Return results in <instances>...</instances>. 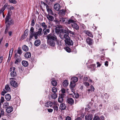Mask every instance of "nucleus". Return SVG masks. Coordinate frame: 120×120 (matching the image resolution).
<instances>
[{
    "label": "nucleus",
    "mask_w": 120,
    "mask_h": 120,
    "mask_svg": "<svg viewBox=\"0 0 120 120\" xmlns=\"http://www.w3.org/2000/svg\"><path fill=\"white\" fill-rule=\"evenodd\" d=\"M46 37L48 44L51 46H54L55 45V41H56L57 39L56 37L51 33L46 35Z\"/></svg>",
    "instance_id": "nucleus-1"
},
{
    "label": "nucleus",
    "mask_w": 120,
    "mask_h": 120,
    "mask_svg": "<svg viewBox=\"0 0 120 120\" xmlns=\"http://www.w3.org/2000/svg\"><path fill=\"white\" fill-rule=\"evenodd\" d=\"M42 30V29L40 28L38 29V32H34L33 34H30V36L29 40H31L33 36H34L35 39H37L38 38V36H39L41 35V33Z\"/></svg>",
    "instance_id": "nucleus-2"
},
{
    "label": "nucleus",
    "mask_w": 120,
    "mask_h": 120,
    "mask_svg": "<svg viewBox=\"0 0 120 120\" xmlns=\"http://www.w3.org/2000/svg\"><path fill=\"white\" fill-rule=\"evenodd\" d=\"M62 33H60V34L59 36L61 39L62 40L65 39V40L68 39L70 38L68 34H64V29L61 30Z\"/></svg>",
    "instance_id": "nucleus-3"
},
{
    "label": "nucleus",
    "mask_w": 120,
    "mask_h": 120,
    "mask_svg": "<svg viewBox=\"0 0 120 120\" xmlns=\"http://www.w3.org/2000/svg\"><path fill=\"white\" fill-rule=\"evenodd\" d=\"M15 68L14 67H12L10 68V71H11L10 74L11 76L15 77L17 75L16 71H15Z\"/></svg>",
    "instance_id": "nucleus-4"
},
{
    "label": "nucleus",
    "mask_w": 120,
    "mask_h": 120,
    "mask_svg": "<svg viewBox=\"0 0 120 120\" xmlns=\"http://www.w3.org/2000/svg\"><path fill=\"white\" fill-rule=\"evenodd\" d=\"M66 19L65 18H62L60 19L59 21L56 20V22L58 24H59L60 23H66L67 22Z\"/></svg>",
    "instance_id": "nucleus-5"
},
{
    "label": "nucleus",
    "mask_w": 120,
    "mask_h": 120,
    "mask_svg": "<svg viewBox=\"0 0 120 120\" xmlns=\"http://www.w3.org/2000/svg\"><path fill=\"white\" fill-rule=\"evenodd\" d=\"M65 43L68 45H73V42L72 41L70 40V38L67 40H64Z\"/></svg>",
    "instance_id": "nucleus-6"
},
{
    "label": "nucleus",
    "mask_w": 120,
    "mask_h": 120,
    "mask_svg": "<svg viewBox=\"0 0 120 120\" xmlns=\"http://www.w3.org/2000/svg\"><path fill=\"white\" fill-rule=\"evenodd\" d=\"M70 88L71 90V91L73 93L74 92V88L75 87V83L72 82L71 81L70 84Z\"/></svg>",
    "instance_id": "nucleus-7"
},
{
    "label": "nucleus",
    "mask_w": 120,
    "mask_h": 120,
    "mask_svg": "<svg viewBox=\"0 0 120 120\" xmlns=\"http://www.w3.org/2000/svg\"><path fill=\"white\" fill-rule=\"evenodd\" d=\"M10 83L11 86L14 87L16 88L18 86L17 83L15 81H11Z\"/></svg>",
    "instance_id": "nucleus-8"
},
{
    "label": "nucleus",
    "mask_w": 120,
    "mask_h": 120,
    "mask_svg": "<svg viewBox=\"0 0 120 120\" xmlns=\"http://www.w3.org/2000/svg\"><path fill=\"white\" fill-rule=\"evenodd\" d=\"M71 26L74 29L76 30H78L79 29V26L75 22L71 24Z\"/></svg>",
    "instance_id": "nucleus-9"
},
{
    "label": "nucleus",
    "mask_w": 120,
    "mask_h": 120,
    "mask_svg": "<svg viewBox=\"0 0 120 120\" xmlns=\"http://www.w3.org/2000/svg\"><path fill=\"white\" fill-rule=\"evenodd\" d=\"M87 43L90 45H91L93 44V41L92 39L90 38H88L86 40Z\"/></svg>",
    "instance_id": "nucleus-10"
},
{
    "label": "nucleus",
    "mask_w": 120,
    "mask_h": 120,
    "mask_svg": "<svg viewBox=\"0 0 120 120\" xmlns=\"http://www.w3.org/2000/svg\"><path fill=\"white\" fill-rule=\"evenodd\" d=\"M46 9L47 11L48 12V13L49 14H50L51 15H53L54 14L53 13L52 10L49 8L48 6L47 5H46Z\"/></svg>",
    "instance_id": "nucleus-11"
},
{
    "label": "nucleus",
    "mask_w": 120,
    "mask_h": 120,
    "mask_svg": "<svg viewBox=\"0 0 120 120\" xmlns=\"http://www.w3.org/2000/svg\"><path fill=\"white\" fill-rule=\"evenodd\" d=\"M84 32L87 34L88 36L91 38H93V35L90 31L88 30H85L84 31Z\"/></svg>",
    "instance_id": "nucleus-12"
},
{
    "label": "nucleus",
    "mask_w": 120,
    "mask_h": 120,
    "mask_svg": "<svg viewBox=\"0 0 120 120\" xmlns=\"http://www.w3.org/2000/svg\"><path fill=\"white\" fill-rule=\"evenodd\" d=\"M41 41L39 39L36 40L34 42V45L36 46H39L41 44Z\"/></svg>",
    "instance_id": "nucleus-13"
},
{
    "label": "nucleus",
    "mask_w": 120,
    "mask_h": 120,
    "mask_svg": "<svg viewBox=\"0 0 120 120\" xmlns=\"http://www.w3.org/2000/svg\"><path fill=\"white\" fill-rule=\"evenodd\" d=\"M92 118V115L90 114L86 115L85 117V119L86 120H91Z\"/></svg>",
    "instance_id": "nucleus-14"
},
{
    "label": "nucleus",
    "mask_w": 120,
    "mask_h": 120,
    "mask_svg": "<svg viewBox=\"0 0 120 120\" xmlns=\"http://www.w3.org/2000/svg\"><path fill=\"white\" fill-rule=\"evenodd\" d=\"M67 101L68 103L71 105L73 104L74 103V100L71 98H69L68 99Z\"/></svg>",
    "instance_id": "nucleus-15"
},
{
    "label": "nucleus",
    "mask_w": 120,
    "mask_h": 120,
    "mask_svg": "<svg viewBox=\"0 0 120 120\" xmlns=\"http://www.w3.org/2000/svg\"><path fill=\"white\" fill-rule=\"evenodd\" d=\"M7 112L10 113L13 110V108L12 106H9L6 109Z\"/></svg>",
    "instance_id": "nucleus-16"
},
{
    "label": "nucleus",
    "mask_w": 120,
    "mask_h": 120,
    "mask_svg": "<svg viewBox=\"0 0 120 120\" xmlns=\"http://www.w3.org/2000/svg\"><path fill=\"white\" fill-rule=\"evenodd\" d=\"M24 56L25 58H30L31 56V54L29 52H26Z\"/></svg>",
    "instance_id": "nucleus-17"
},
{
    "label": "nucleus",
    "mask_w": 120,
    "mask_h": 120,
    "mask_svg": "<svg viewBox=\"0 0 120 120\" xmlns=\"http://www.w3.org/2000/svg\"><path fill=\"white\" fill-rule=\"evenodd\" d=\"M6 99L7 101H9L11 99V96L9 94H6L5 96Z\"/></svg>",
    "instance_id": "nucleus-18"
},
{
    "label": "nucleus",
    "mask_w": 120,
    "mask_h": 120,
    "mask_svg": "<svg viewBox=\"0 0 120 120\" xmlns=\"http://www.w3.org/2000/svg\"><path fill=\"white\" fill-rule=\"evenodd\" d=\"M66 107L64 103H62L60 105V108L61 110H64L66 108Z\"/></svg>",
    "instance_id": "nucleus-19"
},
{
    "label": "nucleus",
    "mask_w": 120,
    "mask_h": 120,
    "mask_svg": "<svg viewBox=\"0 0 120 120\" xmlns=\"http://www.w3.org/2000/svg\"><path fill=\"white\" fill-rule=\"evenodd\" d=\"M71 81L72 82L75 83L78 81V79L77 77L74 76L72 77L71 79Z\"/></svg>",
    "instance_id": "nucleus-20"
},
{
    "label": "nucleus",
    "mask_w": 120,
    "mask_h": 120,
    "mask_svg": "<svg viewBox=\"0 0 120 120\" xmlns=\"http://www.w3.org/2000/svg\"><path fill=\"white\" fill-rule=\"evenodd\" d=\"M22 65L25 67H26L28 65V63L27 61H25L23 60L22 61Z\"/></svg>",
    "instance_id": "nucleus-21"
},
{
    "label": "nucleus",
    "mask_w": 120,
    "mask_h": 120,
    "mask_svg": "<svg viewBox=\"0 0 120 120\" xmlns=\"http://www.w3.org/2000/svg\"><path fill=\"white\" fill-rule=\"evenodd\" d=\"M54 9L56 11H58L60 9V7L59 4H55L54 5Z\"/></svg>",
    "instance_id": "nucleus-22"
},
{
    "label": "nucleus",
    "mask_w": 120,
    "mask_h": 120,
    "mask_svg": "<svg viewBox=\"0 0 120 120\" xmlns=\"http://www.w3.org/2000/svg\"><path fill=\"white\" fill-rule=\"evenodd\" d=\"M47 19L50 21H52L54 19V18L53 16L50 15L49 14L47 15Z\"/></svg>",
    "instance_id": "nucleus-23"
},
{
    "label": "nucleus",
    "mask_w": 120,
    "mask_h": 120,
    "mask_svg": "<svg viewBox=\"0 0 120 120\" xmlns=\"http://www.w3.org/2000/svg\"><path fill=\"white\" fill-rule=\"evenodd\" d=\"M53 105V103L51 102L48 101L45 104V106L47 107H49V106L51 107Z\"/></svg>",
    "instance_id": "nucleus-24"
},
{
    "label": "nucleus",
    "mask_w": 120,
    "mask_h": 120,
    "mask_svg": "<svg viewBox=\"0 0 120 120\" xmlns=\"http://www.w3.org/2000/svg\"><path fill=\"white\" fill-rule=\"evenodd\" d=\"M51 82L53 86H56L57 85V82L54 79H52Z\"/></svg>",
    "instance_id": "nucleus-25"
},
{
    "label": "nucleus",
    "mask_w": 120,
    "mask_h": 120,
    "mask_svg": "<svg viewBox=\"0 0 120 120\" xmlns=\"http://www.w3.org/2000/svg\"><path fill=\"white\" fill-rule=\"evenodd\" d=\"M63 84L64 87H66L68 84V81L67 80H65L63 82Z\"/></svg>",
    "instance_id": "nucleus-26"
},
{
    "label": "nucleus",
    "mask_w": 120,
    "mask_h": 120,
    "mask_svg": "<svg viewBox=\"0 0 120 120\" xmlns=\"http://www.w3.org/2000/svg\"><path fill=\"white\" fill-rule=\"evenodd\" d=\"M58 106L59 105H57L53 106L52 108H53L55 112L56 111L57 112L58 110Z\"/></svg>",
    "instance_id": "nucleus-27"
},
{
    "label": "nucleus",
    "mask_w": 120,
    "mask_h": 120,
    "mask_svg": "<svg viewBox=\"0 0 120 120\" xmlns=\"http://www.w3.org/2000/svg\"><path fill=\"white\" fill-rule=\"evenodd\" d=\"M59 15H64L65 14V11L64 9H62L59 11Z\"/></svg>",
    "instance_id": "nucleus-28"
},
{
    "label": "nucleus",
    "mask_w": 120,
    "mask_h": 120,
    "mask_svg": "<svg viewBox=\"0 0 120 120\" xmlns=\"http://www.w3.org/2000/svg\"><path fill=\"white\" fill-rule=\"evenodd\" d=\"M23 50L25 51H27L28 50V48L26 46L24 45L22 47Z\"/></svg>",
    "instance_id": "nucleus-29"
},
{
    "label": "nucleus",
    "mask_w": 120,
    "mask_h": 120,
    "mask_svg": "<svg viewBox=\"0 0 120 120\" xmlns=\"http://www.w3.org/2000/svg\"><path fill=\"white\" fill-rule=\"evenodd\" d=\"M62 29H63L62 28L60 29V30L58 28H56L55 29V31L56 33L60 34V33H62L61 30Z\"/></svg>",
    "instance_id": "nucleus-30"
},
{
    "label": "nucleus",
    "mask_w": 120,
    "mask_h": 120,
    "mask_svg": "<svg viewBox=\"0 0 120 120\" xmlns=\"http://www.w3.org/2000/svg\"><path fill=\"white\" fill-rule=\"evenodd\" d=\"M41 26L43 28V30H44L46 28L47 26L45 24V22H43L41 23Z\"/></svg>",
    "instance_id": "nucleus-31"
},
{
    "label": "nucleus",
    "mask_w": 120,
    "mask_h": 120,
    "mask_svg": "<svg viewBox=\"0 0 120 120\" xmlns=\"http://www.w3.org/2000/svg\"><path fill=\"white\" fill-rule=\"evenodd\" d=\"M5 88L6 91H10V88L9 85H7L5 86Z\"/></svg>",
    "instance_id": "nucleus-32"
},
{
    "label": "nucleus",
    "mask_w": 120,
    "mask_h": 120,
    "mask_svg": "<svg viewBox=\"0 0 120 120\" xmlns=\"http://www.w3.org/2000/svg\"><path fill=\"white\" fill-rule=\"evenodd\" d=\"M9 105L8 103V102H6L4 103L3 105V108L4 109H6L8 108L7 107Z\"/></svg>",
    "instance_id": "nucleus-33"
},
{
    "label": "nucleus",
    "mask_w": 120,
    "mask_h": 120,
    "mask_svg": "<svg viewBox=\"0 0 120 120\" xmlns=\"http://www.w3.org/2000/svg\"><path fill=\"white\" fill-rule=\"evenodd\" d=\"M69 30L67 27H65V29L64 30V33L68 34Z\"/></svg>",
    "instance_id": "nucleus-34"
},
{
    "label": "nucleus",
    "mask_w": 120,
    "mask_h": 120,
    "mask_svg": "<svg viewBox=\"0 0 120 120\" xmlns=\"http://www.w3.org/2000/svg\"><path fill=\"white\" fill-rule=\"evenodd\" d=\"M51 97L52 98L55 99L57 97V95L56 94L54 93L52 94L51 95Z\"/></svg>",
    "instance_id": "nucleus-35"
},
{
    "label": "nucleus",
    "mask_w": 120,
    "mask_h": 120,
    "mask_svg": "<svg viewBox=\"0 0 120 120\" xmlns=\"http://www.w3.org/2000/svg\"><path fill=\"white\" fill-rule=\"evenodd\" d=\"M63 98L61 97H59L58 101L59 103H62L63 102Z\"/></svg>",
    "instance_id": "nucleus-36"
},
{
    "label": "nucleus",
    "mask_w": 120,
    "mask_h": 120,
    "mask_svg": "<svg viewBox=\"0 0 120 120\" xmlns=\"http://www.w3.org/2000/svg\"><path fill=\"white\" fill-rule=\"evenodd\" d=\"M19 58H18L16 60L15 62V64H17L18 63L20 62L21 61V59L20 58V57Z\"/></svg>",
    "instance_id": "nucleus-37"
},
{
    "label": "nucleus",
    "mask_w": 120,
    "mask_h": 120,
    "mask_svg": "<svg viewBox=\"0 0 120 120\" xmlns=\"http://www.w3.org/2000/svg\"><path fill=\"white\" fill-rule=\"evenodd\" d=\"M57 88L55 87H54L52 88V91L54 93H56L57 92Z\"/></svg>",
    "instance_id": "nucleus-38"
},
{
    "label": "nucleus",
    "mask_w": 120,
    "mask_h": 120,
    "mask_svg": "<svg viewBox=\"0 0 120 120\" xmlns=\"http://www.w3.org/2000/svg\"><path fill=\"white\" fill-rule=\"evenodd\" d=\"M9 1L10 3L15 4L17 3V1L15 0H9Z\"/></svg>",
    "instance_id": "nucleus-39"
},
{
    "label": "nucleus",
    "mask_w": 120,
    "mask_h": 120,
    "mask_svg": "<svg viewBox=\"0 0 120 120\" xmlns=\"http://www.w3.org/2000/svg\"><path fill=\"white\" fill-rule=\"evenodd\" d=\"M28 29H26L25 30L24 34V35L25 36H27L28 33Z\"/></svg>",
    "instance_id": "nucleus-40"
},
{
    "label": "nucleus",
    "mask_w": 120,
    "mask_h": 120,
    "mask_svg": "<svg viewBox=\"0 0 120 120\" xmlns=\"http://www.w3.org/2000/svg\"><path fill=\"white\" fill-rule=\"evenodd\" d=\"M64 49L68 52H71L70 49L68 47H66L64 48Z\"/></svg>",
    "instance_id": "nucleus-41"
},
{
    "label": "nucleus",
    "mask_w": 120,
    "mask_h": 120,
    "mask_svg": "<svg viewBox=\"0 0 120 120\" xmlns=\"http://www.w3.org/2000/svg\"><path fill=\"white\" fill-rule=\"evenodd\" d=\"M10 16L8 15H7L5 18V23H6L9 20Z\"/></svg>",
    "instance_id": "nucleus-42"
},
{
    "label": "nucleus",
    "mask_w": 120,
    "mask_h": 120,
    "mask_svg": "<svg viewBox=\"0 0 120 120\" xmlns=\"http://www.w3.org/2000/svg\"><path fill=\"white\" fill-rule=\"evenodd\" d=\"M75 22L74 20L71 19L69 20L68 21V24H70L71 23H75Z\"/></svg>",
    "instance_id": "nucleus-43"
},
{
    "label": "nucleus",
    "mask_w": 120,
    "mask_h": 120,
    "mask_svg": "<svg viewBox=\"0 0 120 120\" xmlns=\"http://www.w3.org/2000/svg\"><path fill=\"white\" fill-rule=\"evenodd\" d=\"M50 30L49 29H47L45 30V32L44 34L45 35H47L48 34V33H49V32Z\"/></svg>",
    "instance_id": "nucleus-44"
},
{
    "label": "nucleus",
    "mask_w": 120,
    "mask_h": 120,
    "mask_svg": "<svg viewBox=\"0 0 120 120\" xmlns=\"http://www.w3.org/2000/svg\"><path fill=\"white\" fill-rule=\"evenodd\" d=\"M34 28L33 27H31L30 29V33L31 34H33L34 33Z\"/></svg>",
    "instance_id": "nucleus-45"
},
{
    "label": "nucleus",
    "mask_w": 120,
    "mask_h": 120,
    "mask_svg": "<svg viewBox=\"0 0 120 120\" xmlns=\"http://www.w3.org/2000/svg\"><path fill=\"white\" fill-rule=\"evenodd\" d=\"M17 52L20 55H21L22 54V50L19 48L18 49Z\"/></svg>",
    "instance_id": "nucleus-46"
},
{
    "label": "nucleus",
    "mask_w": 120,
    "mask_h": 120,
    "mask_svg": "<svg viewBox=\"0 0 120 120\" xmlns=\"http://www.w3.org/2000/svg\"><path fill=\"white\" fill-rule=\"evenodd\" d=\"M93 120H100V118L98 116H96L94 117Z\"/></svg>",
    "instance_id": "nucleus-47"
},
{
    "label": "nucleus",
    "mask_w": 120,
    "mask_h": 120,
    "mask_svg": "<svg viewBox=\"0 0 120 120\" xmlns=\"http://www.w3.org/2000/svg\"><path fill=\"white\" fill-rule=\"evenodd\" d=\"M8 5L7 4H6L2 8L3 9V10H4L7 7Z\"/></svg>",
    "instance_id": "nucleus-48"
},
{
    "label": "nucleus",
    "mask_w": 120,
    "mask_h": 120,
    "mask_svg": "<svg viewBox=\"0 0 120 120\" xmlns=\"http://www.w3.org/2000/svg\"><path fill=\"white\" fill-rule=\"evenodd\" d=\"M84 84L86 86H89V84L87 82H83Z\"/></svg>",
    "instance_id": "nucleus-49"
},
{
    "label": "nucleus",
    "mask_w": 120,
    "mask_h": 120,
    "mask_svg": "<svg viewBox=\"0 0 120 120\" xmlns=\"http://www.w3.org/2000/svg\"><path fill=\"white\" fill-rule=\"evenodd\" d=\"M35 24L34 21V19H32L31 21V25L33 26Z\"/></svg>",
    "instance_id": "nucleus-50"
},
{
    "label": "nucleus",
    "mask_w": 120,
    "mask_h": 120,
    "mask_svg": "<svg viewBox=\"0 0 120 120\" xmlns=\"http://www.w3.org/2000/svg\"><path fill=\"white\" fill-rule=\"evenodd\" d=\"M19 70L21 71H23L24 70V69L23 67H20L19 68Z\"/></svg>",
    "instance_id": "nucleus-51"
},
{
    "label": "nucleus",
    "mask_w": 120,
    "mask_h": 120,
    "mask_svg": "<svg viewBox=\"0 0 120 120\" xmlns=\"http://www.w3.org/2000/svg\"><path fill=\"white\" fill-rule=\"evenodd\" d=\"M11 10H9L8 12V14L7 15L9 16H10L11 14Z\"/></svg>",
    "instance_id": "nucleus-52"
},
{
    "label": "nucleus",
    "mask_w": 120,
    "mask_h": 120,
    "mask_svg": "<svg viewBox=\"0 0 120 120\" xmlns=\"http://www.w3.org/2000/svg\"><path fill=\"white\" fill-rule=\"evenodd\" d=\"M88 77L86 76L84 77L83 80L84 81H86L88 80Z\"/></svg>",
    "instance_id": "nucleus-53"
},
{
    "label": "nucleus",
    "mask_w": 120,
    "mask_h": 120,
    "mask_svg": "<svg viewBox=\"0 0 120 120\" xmlns=\"http://www.w3.org/2000/svg\"><path fill=\"white\" fill-rule=\"evenodd\" d=\"M61 91L62 93L63 94L65 93V90L64 88H62Z\"/></svg>",
    "instance_id": "nucleus-54"
},
{
    "label": "nucleus",
    "mask_w": 120,
    "mask_h": 120,
    "mask_svg": "<svg viewBox=\"0 0 120 120\" xmlns=\"http://www.w3.org/2000/svg\"><path fill=\"white\" fill-rule=\"evenodd\" d=\"M4 91H3L2 92L1 94L2 95H4L7 92V91H6L4 90Z\"/></svg>",
    "instance_id": "nucleus-55"
},
{
    "label": "nucleus",
    "mask_w": 120,
    "mask_h": 120,
    "mask_svg": "<svg viewBox=\"0 0 120 120\" xmlns=\"http://www.w3.org/2000/svg\"><path fill=\"white\" fill-rule=\"evenodd\" d=\"M13 48H11L10 49L9 52V54H11V55H12L13 53Z\"/></svg>",
    "instance_id": "nucleus-56"
},
{
    "label": "nucleus",
    "mask_w": 120,
    "mask_h": 120,
    "mask_svg": "<svg viewBox=\"0 0 120 120\" xmlns=\"http://www.w3.org/2000/svg\"><path fill=\"white\" fill-rule=\"evenodd\" d=\"M90 87L91 89V90H92L93 91H94L95 90V89L94 87L92 85H91L90 86Z\"/></svg>",
    "instance_id": "nucleus-57"
},
{
    "label": "nucleus",
    "mask_w": 120,
    "mask_h": 120,
    "mask_svg": "<svg viewBox=\"0 0 120 120\" xmlns=\"http://www.w3.org/2000/svg\"><path fill=\"white\" fill-rule=\"evenodd\" d=\"M4 98L3 97H1V100H0V102L2 103L3 102H4Z\"/></svg>",
    "instance_id": "nucleus-58"
},
{
    "label": "nucleus",
    "mask_w": 120,
    "mask_h": 120,
    "mask_svg": "<svg viewBox=\"0 0 120 120\" xmlns=\"http://www.w3.org/2000/svg\"><path fill=\"white\" fill-rule=\"evenodd\" d=\"M52 103L53 106L58 105L56 101H54Z\"/></svg>",
    "instance_id": "nucleus-59"
},
{
    "label": "nucleus",
    "mask_w": 120,
    "mask_h": 120,
    "mask_svg": "<svg viewBox=\"0 0 120 120\" xmlns=\"http://www.w3.org/2000/svg\"><path fill=\"white\" fill-rule=\"evenodd\" d=\"M53 110L52 109H48V111L49 112H52L53 111Z\"/></svg>",
    "instance_id": "nucleus-60"
},
{
    "label": "nucleus",
    "mask_w": 120,
    "mask_h": 120,
    "mask_svg": "<svg viewBox=\"0 0 120 120\" xmlns=\"http://www.w3.org/2000/svg\"><path fill=\"white\" fill-rule=\"evenodd\" d=\"M97 67H100L101 65V64H100L98 62L97 63Z\"/></svg>",
    "instance_id": "nucleus-61"
},
{
    "label": "nucleus",
    "mask_w": 120,
    "mask_h": 120,
    "mask_svg": "<svg viewBox=\"0 0 120 120\" xmlns=\"http://www.w3.org/2000/svg\"><path fill=\"white\" fill-rule=\"evenodd\" d=\"M69 33H70L72 35L75 34V33L74 32H72L70 30H69V32H68V34H69Z\"/></svg>",
    "instance_id": "nucleus-62"
},
{
    "label": "nucleus",
    "mask_w": 120,
    "mask_h": 120,
    "mask_svg": "<svg viewBox=\"0 0 120 120\" xmlns=\"http://www.w3.org/2000/svg\"><path fill=\"white\" fill-rule=\"evenodd\" d=\"M105 65L106 66H108V61H106L105 63Z\"/></svg>",
    "instance_id": "nucleus-63"
},
{
    "label": "nucleus",
    "mask_w": 120,
    "mask_h": 120,
    "mask_svg": "<svg viewBox=\"0 0 120 120\" xmlns=\"http://www.w3.org/2000/svg\"><path fill=\"white\" fill-rule=\"evenodd\" d=\"M66 120H71V118L69 116H67L66 118Z\"/></svg>",
    "instance_id": "nucleus-64"
}]
</instances>
